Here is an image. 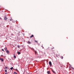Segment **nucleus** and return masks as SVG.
<instances>
[{"label": "nucleus", "instance_id": "nucleus-1", "mask_svg": "<svg viewBox=\"0 0 74 74\" xmlns=\"http://www.w3.org/2000/svg\"><path fill=\"white\" fill-rule=\"evenodd\" d=\"M49 64L50 65V66H52V63H51V61L49 62Z\"/></svg>", "mask_w": 74, "mask_h": 74}, {"label": "nucleus", "instance_id": "nucleus-2", "mask_svg": "<svg viewBox=\"0 0 74 74\" xmlns=\"http://www.w3.org/2000/svg\"><path fill=\"white\" fill-rule=\"evenodd\" d=\"M4 20H6L7 19V17H6V16H5L4 17Z\"/></svg>", "mask_w": 74, "mask_h": 74}, {"label": "nucleus", "instance_id": "nucleus-3", "mask_svg": "<svg viewBox=\"0 0 74 74\" xmlns=\"http://www.w3.org/2000/svg\"><path fill=\"white\" fill-rule=\"evenodd\" d=\"M0 60H1V62H3V58H0Z\"/></svg>", "mask_w": 74, "mask_h": 74}, {"label": "nucleus", "instance_id": "nucleus-4", "mask_svg": "<svg viewBox=\"0 0 74 74\" xmlns=\"http://www.w3.org/2000/svg\"><path fill=\"white\" fill-rule=\"evenodd\" d=\"M6 51H7V53H9L10 52L9 51H8V50H7V49Z\"/></svg>", "mask_w": 74, "mask_h": 74}, {"label": "nucleus", "instance_id": "nucleus-5", "mask_svg": "<svg viewBox=\"0 0 74 74\" xmlns=\"http://www.w3.org/2000/svg\"><path fill=\"white\" fill-rule=\"evenodd\" d=\"M34 37V35H32L30 37V38H32V37Z\"/></svg>", "mask_w": 74, "mask_h": 74}, {"label": "nucleus", "instance_id": "nucleus-6", "mask_svg": "<svg viewBox=\"0 0 74 74\" xmlns=\"http://www.w3.org/2000/svg\"><path fill=\"white\" fill-rule=\"evenodd\" d=\"M47 73L48 74H50V71H47Z\"/></svg>", "mask_w": 74, "mask_h": 74}, {"label": "nucleus", "instance_id": "nucleus-7", "mask_svg": "<svg viewBox=\"0 0 74 74\" xmlns=\"http://www.w3.org/2000/svg\"><path fill=\"white\" fill-rule=\"evenodd\" d=\"M27 43L28 44H31V42H30V41H28Z\"/></svg>", "mask_w": 74, "mask_h": 74}, {"label": "nucleus", "instance_id": "nucleus-8", "mask_svg": "<svg viewBox=\"0 0 74 74\" xmlns=\"http://www.w3.org/2000/svg\"><path fill=\"white\" fill-rule=\"evenodd\" d=\"M17 52L18 53V55H20V54H21V52Z\"/></svg>", "mask_w": 74, "mask_h": 74}, {"label": "nucleus", "instance_id": "nucleus-9", "mask_svg": "<svg viewBox=\"0 0 74 74\" xmlns=\"http://www.w3.org/2000/svg\"><path fill=\"white\" fill-rule=\"evenodd\" d=\"M7 52V48H5L4 49Z\"/></svg>", "mask_w": 74, "mask_h": 74}, {"label": "nucleus", "instance_id": "nucleus-10", "mask_svg": "<svg viewBox=\"0 0 74 74\" xmlns=\"http://www.w3.org/2000/svg\"><path fill=\"white\" fill-rule=\"evenodd\" d=\"M61 59H63V56H61Z\"/></svg>", "mask_w": 74, "mask_h": 74}, {"label": "nucleus", "instance_id": "nucleus-11", "mask_svg": "<svg viewBox=\"0 0 74 74\" xmlns=\"http://www.w3.org/2000/svg\"><path fill=\"white\" fill-rule=\"evenodd\" d=\"M13 69V67H11V68H10V69L11 70H12V69Z\"/></svg>", "mask_w": 74, "mask_h": 74}, {"label": "nucleus", "instance_id": "nucleus-12", "mask_svg": "<svg viewBox=\"0 0 74 74\" xmlns=\"http://www.w3.org/2000/svg\"><path fill=\"white\" fill-rule=\"evenodd\" d=\"M52 71H53V72L54 73H56L55 71H53V70H52Z\"/></svg>", "mask_w": 74, "mask_h": 74}, {"label": "nucleus", "instance_id": "nucleus-13", "mask_svg": "<svg viewBox=\"0 0 74 74\" xmlns=\"http://www.w3.org/2000/svg\"><path fill=\"white\" fill-rule=\"evenodd\" d=\"M12 17L11 18V19H10V21H12Z\"/></svg>", "mask_w": 74, "mask_h": 74}, {"label": "nucleus", "instance_id": "nucleus-14", "mask_svg": "<svg viewBox=\"0 0 74 74\" xmlns=\"http://www.w3.org/2000/svg\"><path fill=\"white\" fill-rule=\"evenodd\" d=\"M16 56H14V58L15 59H16Z\"/></svg>", "mask_w": 74, "mask_h": 74}, {"label": "nucleus", "instance_id": "nucleus-15", "mask_svg": "<svg viewBox=\"0 0 74 74\" xmlns=\"http://www.w3.org/2000/svg\"><path fill=\"white\" fill-rule=\"evenodd\" d=\"M14 74H18L17 73H16V72H14Z\"/></svg>", "mask_w": 74, "mask_h": 74}, {"label": "nucleus", "instance_id": "nucleus-16", "mask_svg": "<svg viewBox=\"0 0 74 74\" xmlns=\"http://www.w3.org/2000/svg\"><path fill=\"white\" fill-rule=\"evenodd\" d=\"M17 47L18 48H20V46H19V45L17 46Z\"/></svg>", "mask_w": 74, "mask_h": 74}, {"label": "nucleus", "instance_id": "nucleus-17", "mask_svg": "<svg viewBox=\"0 0 74 74\" xmlns=\"http://www.w3.org/2000/svg\"><path fill=\"white\" fill-rule=\"evenodd\" d=\"M35 41L36 43L38 42V41H36V40H35Z\"/></svg>", "mask_w": 74, "mask_h": 74}, {"label": "nucleus", "instance_id": "nucleus-18", "mask_svg": "<svg viewBox=\"0 0 74 74\" xmlns=\"http://www.w3.org/2000/svg\"><path fill=\"white\" fill-rule=\"evenodd\" d=\"M5 72H6V73H7V70H5Z\"/></svg>", "mask_w": 74, "mask_h": 74}, {"label": "nucleus", "instance_id": "nucleus-19", "mask_svg": "<svg viewBox=\"0 0 74 74\" xmlns=\"http://www.w3.org/2000/svg\"><path fill=\"white\" fill-rule=\"evenodd\" d=\"M16 71H18V70L17 69H16Z\"/></svg>", "mask_w": 74, "mask_h": 74}, {"label": "nucleus", "instance_id": "nucleus-20", "mask_svg": "<svg viewBox=\"0 0 74 74\" xmlns=\"http://www.w3.org/2000/svg\"><path fill=\"white\" fill-rule=\"evenodd\" d=\"M8 67H6L5 68V69H7Z\"/></svg>", "mask_w": 74, "mask_h": 74}, {"label": "nucleus", "instance_id": "nucleus-21", "mask_svg": "<svg viewBox=\"0 0 74 74\" xmlns=\"http://www.w3.org/2000/svg\"><path fill=\"white\" fill-rule=\"evenodd\" d=\"M2 51H4V49H2Z\"/></svg>", "mask_w": 74, "mask_h": 74}, {"label": "nucleus", "instance_id": "nucleus-22", "mask_svg": "<svg viewBox=\"0 0 74 74\" xmlns=\"http://www.w3.org/2000/svg\"><path fill=\"white\" fill-rule=\"evenodd\" d=\"M32 50H34V48H32Z\"/></svg>", "mask_w": 74, "mask_h": 74}, {"label": "nucleus", "instance_id": "nucleus-23", "mask_svg": "<svg viewBox=\"0 0 74 74\" xmlns=\"http://www.w3.org/2000/svg\"><path fill=\"white\" fill-rule=\"evenodd\" d=\"M35 54H36V51H35Z\"/></svg>", "mask_w": 74, "mask_h": 74}, {"label": "nucleus", "instance_id": "nucleus-24", "mask_svg": "<svg viewBox=\"0 0 74 74\" xmlns=\"http://www.w3.org/2000/svg\"><path fill=\"white\" fill-rule=\"evenodd\" d=\"M13 34H11V35L12 36H13Z\"/></svg>", "mask_w": 74, "mask_h": 74}, {"label": "nucleus", "instance_id": "nucleus-25", "mask_svg": "<svg viewBox=\"0 0 74 74\" xmlns=\"http://www.w3.org/2000/svg\"><path fill=\"white\" fill-rule=\"evenodd\" d=\"M7 73H5V74H7Z\"/></svg>", "mask_w": 74, "mask_h": 74}, {"label": "nucleus", "instance_id": "nucleus-26", "mask_svg": "<svg viewBox=\"0 0 74 74\" xmlns=\"http://www.w3.org/2000/svg\"><path fill=\"white\" fill-rule=\"evenodd\" d=\"M0 18L1 19V17H0Z\"/></svg>", "mask_w": 74, "mask_h": 74}, {"label": "nucleus", "instance_id": "nucleus-27", "mask_svg": "<svg viewBox=\"0 0 74 74\" xmlns=\"http://www.w3.org/2000/svg\"><path fill=\"white\" fill-rule=\"evenodd\" d=\"M53 49H54V47L53 48Z\"/></svg>", "mask_w": 74, "mask_h": 74}]
</instances>
